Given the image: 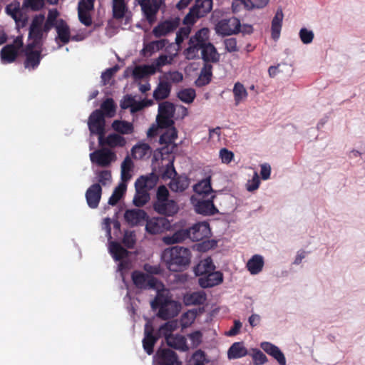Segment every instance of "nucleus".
I'll list each match as a JSON object with an SVG mask.
<instances>
[{
	"mask_svg": "<svg viewBox=\"0 0 365 365\" xmlns=\"http://www.w3.org/2000/svg\"><path fill=\"white\" fill-rule=\"evenodd\" d=\"M171 222L165 217H156L146 219L145 230L150 235L161 234L170 230Z\"/></svg>",
	"mask_w": 365,
	"mask_h": 365,
	"instance_id": "nucleus-9",
	"label": "nucleus"
},
{
	"mask_svg": "<svg viewBox=\"0 0 365 365\" xmlns=\"http://www.w3.org/2000/svg\"><path fill=\"white\" fill-rule=\"evenodd\" d=\"M19 52L14 44H7L4 46L0 52V57L2 63H11L16 61Z\"/></svg>",
	"mask_w": 365,
	"mask_h": 365,
	"instance_id": "nucleus-29",
	"label": "nucleus"
},
{
	"mask_svg": "<svg viewBox=\"0 0 365 365\" xmlns=\"http://www.w3.org/2000/svg\"><path fill=\"white\" fill-rule=\"evenodd\" d=\"M260 184V180L257 173H255V175L251 180L248 182L247 184V190L250 192H252L257 190Z\"/></svg>",
	"mask_w": 365,
	"mask_h": 365,
	"instance_id": "nucleus-64",
	"label": "nucleus"
},
{
	"mask_svg": "<svg viewBox=\"0 0 365 365\" xmlns=\"http://www.w3.org/2000/svg\"><path fill=\"white\" fill-rule=\"evenodd\" d=\"M98 180L99 184L102 185H106L108 182H110L112 179L111 172L108 170H101L98 173Z\"/></svg>",
	"mask_w": 365,
	"mask_h": 365,
	"instance_id": "nucleus-59",
	"label": "nucleus"
},
{
	"mask_svg": "<svg viewBox=\"0 0 365 365\" xmlns=\"http://www.w3.org/2000/svg\"><path fill=\"white\" fill-rule=\"evenodd\" d=\"M113 17L120 20L123 19L128 11V6L125 0H112Z\"/></svg>",
	"mask_w": 365,
	"mask_h": 365,
	"instance_id": "nucleus-38",
	"label": "nucleus"
},
{
	"mask_svg": "<svg viewBox=\"0 0 365 365\" xmlns=\"http://www.w3.org/2000/svg\"><path fill=\"white\" fill-rule=\"evenodd\" d=\"M111 127L115 131L123 135L131 134L134 130L133 125L125 120H115Z\"/></svg>",
	"mask_w": 365,
	"mask_h": 365,
	"instance_id": "nucleus-41",
	"label": "nucleus"
},
{
	"mask_svg": "<svg viewBox=\"0 0 365 365\" xmlns=\"http://www.w3.org/2000/svg\"><path fill=\"white\" fill-rule=\"evenodd\" d=\"M191 252L188 248L174 246L165 249L162 255V259L167 268L171 272H180L190 262Z\"/></svg>",
	"mask_w": 365,
	"mask_h": 365,
	"instance_id": "nucleus-3",
	"label": "nucleus"
},
{
	"mask_svg": "<svg viewBox=\"0 0 365 365\" xmlns=\"http://www.w3.org/2000/svg\"><path fill=\"white\" fill-rule=\"evenodd\" d=\"M90 159L92 163H96L101 167L110 165L111 162L115 160L116 155L115 153L108 148H101L90 154Z\"/></svg>",
	"mask_w": 365,
	"mask_h": 365,
	"instance_id": "nucleus-14",
	"label": "nucleus"
},
{
	"mask_svg": "<svg viewBox=\"0 0 365 365\" xmlns=\"http://www.w3.org/2000/svg\"><path fill=\"white\" fill-rule=\"evenodd\" d=\"M222 281V273L215 270L198 278L199 285L204 289L219 285Z\"/></svg>",
	"mask_w": 365,
	"mask_h": 365,
	"instance_id": "nucleus-21",
	"label": "nucleus"
},
{
	"mask_svg": "<svg viewBox=\"0 0 365 365\" xmlns=\"http://www.w3.org/2000/svg\"><path fill=\"white\" fill-rule=\"evenodd\" d=\"M232 92L235 106H238L241 102L244 101L248 96L246 88L240 82L235 83Z\"/></svg>",
	"mask_w": 365,
	"mask_h": 365,
	"instance_id": "nucleus-42",
	"label": "nucleus"
},
{
	"mask_svg": "<svg viewBox=\"0 0 365 365\" xmlns=\"http://www.w3.org/2000/svg\"><path fill=\"white\" fill-rule=\"evenodd\" d=\"M102 195V187L99 183L91 185L86 192V199L88 207L96 209L98 207Z\"/></svg>",
	"mask_w": 365,
	"mask_h": 365,
	"instance_id": "nucleus-20",
	"label": "nucleus"
},
{
	"mask_svg": "<svg viewBox=\"0 0 365 365\" xmlns=\"http://www.w3.org/2000/svg\"><path fill=\"white\" fill-rule=\"evenodd\" d=\"M131 278L134 285L138 289H156L158 291L160 287L163 286L157 278L140 271H133Z\"/></svg>",
	"mask_w": 365,
	"mask_h": 365,
	"instance_id": "nucleus-7",
	"label": "nucleus"
},
{
	"mask_svg": "<svg viewBox=\"0 0 365 365\" xmlns=\"http://www.w3.org/2000/svg\"><path fill=\"white\" fill-rule=\"evenodd\" d=\"M151 307L158 309L157 316L163 320L176 317L181 309V304L172 299L169 291L164 289L158 291L155 298L151 302Z\"/></svg>",
	"mask_w": 365,
	"mask_h": 365,
	"instance_id": "nucleus-2",
	"label": "nucleus"
},
{
	"mask_svg": "<svg viewBox=\"0 0 365 365\" xmlns=\"http://www.w3.org/2000/svg\"><path fill=\"white\" fill-rule=\"evenodd\" d=\"M173 117L170 116H160V115L158 114L156 118V121L158 123V126L160 128H170L171 127H174V120Z\"/></svg>",
	"mask_w": 365,
	"mask_h": 365,
	"instance_id": "nucleus-53",
	"label": "nucleus"
},
{
	"mask_svg": "<svg viewBox=\"0 0 365 365\" xmlns=\"http://www.w3.org/2000/svg\"><path fill=\"white\" fill-rule=\"evenodd\" d=\"M260 347L267 354L276 359L279 365H286L285 356L278 346L270 342L264 341L261 343Z\"/></svg>",
	"mask_w": 365,
	"mask_h": 365,
	"instance_id": "nucleus-24",
	"label": "nucleus"
},
{
	"mask_svg": "<svg viewBox=\"0 0 365 365\" xmlns=\"http://www.w3.org/2000/svg\"><path fill=\"white\" fill-rule=\"evenodd\" d=\"M179 26V19L166 20L156 26L153 33L157 38L166 36L168 34L175 31Z\"/></svg>",
	"mask_w": 365,
	"mask_h": 365,
	"instance_id": "nucleus-22",
	"label": "nucleus"
},
{
	"mask_svg": "<svg viewBox=\"0 0 365 365\" xmlns=\"http://www.w3.org/2000/svg\"><path fill=\"white\" fill-rule=\"evenodd\" d=\"M215 195H211L207 199L201 197L195 204V210L197 213L205 215L212 216L218 213V210L214 205Z\"/></svg>",
	"mask_w": 365,
	"mask_h": 365,
	"instance_id": "nucleus-16",
	"label": "nucleus"
},
{
	"mask_svg": "<svg viewBox=\"0 0 365 365\" xmlns=\"http://www.w3.org/2000/svg\"><path fill=\"white\" fill-rule=\"evenodd\" d=\"M199 14L192 7L190 9L189 13L185 16L183 19V24L187 26L193 25L196 20L199 18H201L200 16H198Z\"/></svg>",
	"mask_w": 365,
	"mask_h": 365,
	"instance_id": "nucleus-56",
	"label": "nucleus"
},
{
	"mask_svg": "<svg viewBox=\"0 0 365 365\" xmlns=\"http://www.w3.org/2000/svg\"><path fill=\"white\" fill-rule=\"evenodd\" d=\"M101 146L107 145L110 148L124 147L126 144V140L124 137L117 133H111L108 136L105 135L102 138L101 141H98Z\"/></svg>",
	"mask_w": 365,
	"mask_h": 365,
	"instance_id": "nucleus-27",
	"label": "nucleus"
},
{
	"mask_svg": "<svg viewBox=\"0 0 365 365\" xmlns=\"http://www.w3.org/2000/svg\"><path fill=\"white\" fill-rule=\"evenodd\" d=\"M93 9H86L85 7L78 6V15L80 22L86 26L92 25V17L90 14Z\"/></svg>",
	"mask_w": 365,
	"mask_h": 365,
	"instance_id": "nucleus-47",
	"label": "nucleus"
},
{
	"mask_svg": "<svg viewBox=\"0 0 365 365\" xmlns=\"http://www.w3.org/2000/svg\"><path fill=\"white\" fill-rule=\"evenodd\" d=\"M160 338V334L158 333L154 334L153 327L146 324L144 330V338L142 342L143 347L148 355L153 354L155 344Z\"/></svg>",
	"mask_w": 365,
	"mask_h": 365,
	"instance_id": "nucleus-18",
	"label": "nucleus"
},
{
	"mask_svg": "<svg viewBox=\"0 0 365 365\" xmlns=\"http://www.w3.org/2000/svg\"><path fill=\"white\" fill-rule=\"evenodd\" d=\"M178 328V322L175 320L168 321L165 324H162L158 331V334H160V337L163 336L165 339L167 337L172 336V332Z\"/></svg>",
	"mask_w": 365,
	"mask_h": 365,
	"instance_id": "nucleus-46",
	"label": "nucleus"
},
{
	"mask_svg": "<svg viewBox=\"0 0 365 365\" xmlns=\"http://www.w3.org/2000/svg\"><path fill=\"white\" fill-rule=\"evenodd\" d=\"M165 77L166 78V81L170 80L173 83H179L182 81L183 79L182 74L177 71L168 72Z\"/></svg>",
	"mask_w": 365,
	"mask_h": 365,
	"instance_id": "nucleus-63",
	"label": "nucleus"
},
{
	"mask_svg": "<svg viewBox=\"0 0 365 365\" xmlns=\"http://www.w3.org/2000/svg\"><path fill=\"white\" fill-rule=\"evenodd\" d=\"M126 190V185L121 183L115 188L111 196L109 197L108 204L115 205L122 198Z\"/></svg>",
	"mask_w": 365,
	"mask_h": 365,
	"instance_id": "nucleus-48",
	"label": "nucleus"
},
{
	"mask_svg": "<svg viewBox=\"0 0 365 365\" xmlns=\"http://www.w3.org/2000/svg\"><path fill=\"white\" fill-rule=\"evenodd\" d=\"M252 356L255 365H262L268 361L266 355L257 349H253Z\"/></svg>",
	"mask_w": 365,
	"mask_h": 365,
	"instance_id": "nucleus-55",
	"label": "nucleus"
},
{
	"mask_svg": "<svg viewBox=\"0 0 365 365\" xmlns=\"http://www.w3.org/2000/svg\"><path fill=\"white\" fill-rule=\"evenodd\" d=\"M55 28L57 38L63 44L68 43L71 40V32L67 23L63 19H58V23Z\"/></svg>",
	"mask_w": 365,
	"mask_h": 365,
	"instance_id": "nucleus-31",
	"label": "nucleus"
},
{
	"mask_svg": "<svg viewBox=\"0 0 365 365\" xmlns=\"http://www.w3.org/2000/svg\"><path fill=\"white\" fill-rule=\"evenodd\" d=\"M36 48H40L41 47L34 46L33 44H27L24 49L26 57L24 65L26 68L29 70L36 69L42 59L41 51L34 50Z\"/></svg>",
	"mask_w": 365,
	"mask_h": 365,
	"instance_id": "nucleus-12",
	"label": "nucleus"
},
{
	"mask_svg": "<svg viewBox=\"0 0 365 365\" xmlns=\"http://www.w3.org/2000/svg\"><path fill=\"white\" fill-rule=\"evenodd\" d=\"M100 110L104 113V117L112 118L116 112V106L113 98H106L101 105Z\"/></svg>",
	"mask_w": 365,
	"mask_h": 365,
	"instance_id": "nucleus-45",
	"label": "nucleus"
},
{
	"mask_svg": "<svg viewBox=\"0 0 365 365\" xmlns=\"http://www.w3.org/2000/svg\"><path fill=\"white\" fill-rule=\"evenodd\" d=\"M150 147L148 144L142 143L135 145L132 148V155L134 158H142L145 156L150 151Z\"/></svg>",
	"mask_w": 365,
	"mask_h": 365,
	"instance_id": "nucleus-49",
	"label": "nucleus"
},
{
	"mask_svg": "<svg viewBox=\"0 0 365 365\" xmlns=\"http://www.w3.org/2000/svg\"><path fill=\"white\" fill-rule=\"evenodd\" d=\"M264 259L261 255H255L247 263V267L250 274H257L263 269Z\"/></svg>",
	"mask_w": 365,
	"mask_h": 365,
	"instance_id": "nucleus-35",
	"label": "nucleus"
},
{
	"mask_svg": "<svg viewBox=\"0 0 365 365\" xmlns=\"http://www.w3.org/2000/svg\"><path fill=\"white\" fill-rule=\"evenodd\" d=\"M140 6L145 19L153 24L156 20L157 14L160 7V0H135Z\"/></svg>",
	"mask_w": 365,
	"mask_h": 365,
	"instance_id": "nucleus-11",
	"label": "nucleus"
},
{
	"mask_svg": "<svg viewBox=\"0 0 365 365\" xmlns=\"http://www.w3.org/2000/svg\"><path fill=\"white\" fill-rule=\"evenodd\" d=\"M247 354V350L242 342H235L227 351L229 359H239Z\"/></svg>",
	"mask_w": 365,
	"mask_h": 365,
	"instance_id": "nucleus-40",
	"label": "nucleus"
},
{
	"mask_svg": "<svg viewBox=\"0 0 365 365\" xmlns=\"http://www.w3.org/2000/svg\"><path fill=\"white\" fill-rule=\"evenodd\" d=\"M190 182V180L186 175L178 174L172 178L168 186L173 192H182L188 188Z\"/></svg>",
	"mask_w": 365,
	"mask_h": 365,
	"instance_id": "nucleus-23",
	"label": "nucleus"
},
{
	"mask_svg": "<svg viewBox=\"0 0 365 365\" xmlns=\"http://www.w3.org/2000/svg\"><path fill=\"white\" fill-rule=\"evenodd\" d=\"M193 190L202 198L208 197L210 195H213V193L215 192L211 185L210 177H207L199 181L193 186Z\"/></svg>",
	"mask_w": 365,
	"mask_h": 365,
	"instance_id": "nucleus-26",
	"label": "nucleus"
},
{
	"mask_svg": "<svg viewBox=\"0 0 365 365\" xmlns=\"http://www.w3.org/2000/svg\"><path fill=\"white\" fill-rule=\"evenodd\" d=\"M88 127L91 135H98V141H101L106 134V119L102 110H95L91 113L88 119Z\"/></svg>",
	"mask_w": 365,
	"mask_h": 365,
	"instance_id": "nucleus-6",
	"label": "nucleus"
},
{
	"mask_svg": "<svg viewBox=\"0 0 365 365\" xmlns=\"http://www.w3.org/2000/svg\"><path fill=\"white\" fill-rule=\"evenodd\" d=\"M196 96L195 91L192 88H185L179 91L178 97L184 103H192Z\"/></svg>",
	"mask_w": 365,
	"mask_h": 365,
	"instance_id": "nucleus-51",
	"label": "nucleus"
},
{
	"mask_svg": "<svg viewBox=\"0 0 365 365\" xmlns=\"http://www.w3.org/2000/svg\"><path fill=\"white\" fill-rule=\"evenodd\" d=\"M125 221L132 226L140 224L142 221L146 220L148 215L143 210H128L124 214Z\"/></svg>",
	"mask_w": 365,
	"mask_h": 365,
	"instance_id": "nucleus-25",
	"label": "nucleus"
},
{
	"mask_svg": "<svg viewBox=\"0 0 365 365\" xmlns=\"http://www.w3.org/2000/svg\"><path fill=\"white\" fill-rule=\"evenodd\" d=\"M158 181V177L153 173L148 175H142L136 180L133 198V204L136 207H143L149 201V191L156 185Z\"/></svg>",
	"mask_w": 365,
	"mask_h": 365,
	"instance_id": "nucleus-4",
	"label": "nucleus"
},
{
	"mask_svg": "<svg viewBox=\"0 0 365 365\" xmlns=\"http://www.w3.org/2000/svg\"><path fill=\"white\" fill-rule=\"evenodd\" d=\"M123 243L128 249L133 248L135 244V235L133 232H125L123 238Z\"/></svg>",
	"mask_w": 365,
	"mask_h": 365,
	"instance_id": "nucleus-60",
	"label": "nucleus"
},
{
	"mask_svg": "<svg viewBox=\"0 0 365 365\" xmlns=\"http://www.w3.org/2000/svg\"><path fill=\"white\" fill-rule=\"evenodd\" d=\"M25 8H21L18 1H14L6 7V12L11 16L19 26L24 27L28 21V17L24 12Z\"/></svg>",
	"mask_w": 365,
	"mask_h": 365,
	"instance_id": "nucleus-15",
	"label": "nucleus"
},
{
	"mask_svg": "<svg viewBox=\"0 0 365 365\" xmlns=\"http://www.w3.org/2000/svg\"><path fill=\"white\" fill-rule=\"evenodd\" d=\"M175 111V108L174 105L172 103L168 101H165L159 105L158 107V114L160 116H174Z\"/></svg>",
	"mask_w": 365,
	"mask_h": 365,
	"instance_id": "nucleus-50",
	"label": "nucleus"
},
{
	"mask_svg": "<svg viewBox=\"0 0 365 365\" xmlns=\"http://www.w3.org/2000/svg\"><path fill=\"white\" fill-rule=\"evenodd\" d=\"M192 8L197 11L198 16L203 17L212 10V0H195Z\"/></svg>",
	"mask_w": 365,
	"mask_h": 365,
	"instance_id": "nucleus-43",
	"label": "nucleus"
},
{
	"mask_svg": "<svg viewBox=\"0 0 365 365\" xmlns=\"http://www.w3.org/2000/svg\"><path fill=\"white\" fill-rule=\"evenodd\" d=\"M209 29L202 28L191 36L188 41V47L183 51L186 59L194 60L200 57L203 64L217 63L220 62V55L215 46L210 42Z\"/></svg>",
	"mask_w": 365,
	"mask_h": 365,
	"instance_id": "nucleus-1",
	"label": "nucleus"
},
{
	"mask_svg": "<svg viewBox=\"0 0 365 365\" xmlns=\"http://www.w3.org/2000/svg\"><path fill=\"white\" fill-rule=\"evenodd\" d=\"M43 16H36L32 20L30 25L29 38L31 42L28 44H33L34 46L41 47L42 46Z\"/></svg>",
	"mask_w": 365,
	"mask_h": 365,
	"instance_id": "nucleus-13",
	"label": "nucleus"
},
{
	"mask_svg": "<svg viewBox=\"0 0 365 365\" xmlns=\"http://www.w3.org/2000/svg\"><path fill=\"white\" fill-rule=\"evenodd\" d=\"M178 138V130L175 127L166 128L165 131L160 135L159 139V143L160 145H165L166 146L163 148V150L165 153H172L173 149L176 147L174 141Z\"/></svg>",
	"mask_w": 365,
	"mask_h": 365,
	"instance_id": "nucleus-19",
	"label": "nucleus"
},
{
	"mask_svg": "<svg viewBox=\"0 0 365 365\" xmlns=\"http://www.w3.org/2000/svg\"><path fill=\"white\" fill-rule=\"evenodd\" d=\"M215 269V266L214 265L212 259L210 257H207L201 260L197 264L195 267V273L197 276L202 277L203 275L214 271Z\"/></svg>",
	"mask_w": 365,
	"mask_h": 365,
	"instance_id": "nucleus-34",
	"label": "nucleus"
},
{
	"mask_svg": "<svg viewBox=\"0 0 365 365\" xmlns=\"http://www.w3.org/2000/svg\"><path fill=\"white\" fill-rule=\"evenodd\" d=\"M299 37L303 43L308 44L313 41L314 33L306 28H302L299 31Z\"/></svg>",
	"mask_w": 365,
	"mask_h": 365,
	"instance_id": "nucleus-58",
	"label": "nucleus"
},
{
	"mask_svg": "<svg viewBox=\"0 0 365 365\" xmlns=\"http://www.w3.org/2000/svg\"><path fill=\"white\" fill-rule=\"evenodd\" d=\"M156 72V67L153 65L136 66L133 70V76L135 79H142L145 76L153 75Z\"/></svg>",
	"mask_w": 365,
	"mask_h": 365,
	"instance_id": "nucleus-36",
	"label": "nucleus"
},
{
	"mask_svg": "<svg viewBox=\"0 0 365 365\" xmlns=\"http://www.w3.org/2000/svg\"><path fill=\"white\" fill-rule=\"evenodd\" d=\"M284 18V14L282 9H278L276 11V14L272 21V37L274 40H277L279 38L281 29L282 26V21Z\"/></svg>",
	"mask_w": 365,
	"mask_h": 365,
	"instance_id": "nucleus-32",
	"label": "nucleus"
},
{
	"mask_svg": "<svg viewBox=\"0 0 365 365\" xmlns=\"http://www.w3.org/2000/svg\"><path fill=\"white\" fill-rule=\"evenodd\" d=\"M187 229L190 235V240L193 242L204 240L211 235L210 225L206 222H197Z\"/></svg>",
	"mask_w": 365,
	"mask_h": 365,
	"instance_id": "nucleus-17",
	"label": "nucleus"
},
{
	"mask_svg": "<svg viewBox=\"0 0 365 365\" xmlns=\"http://www.w3.org/2000/svg\"><path fill=\"white\" fill-rule=\"evenodd\" d=\"M43 6V0H25L23 4V7L30 8L33 11H38Z\"/></svg>",
	"mask_w": 365,
	"mask_h": 365,
	"instance_id": "nucleus-57",
	"label": "nucleus"
},
{
	"mask_svg": "<svg viewBox=\"0 0 365 365\" xmlns=\"http://www.w3.org/2000/svg\"><path fill=\"white\" fill-rule=\"evenodd\" d=\"M212 77V65L203 64L200 70V75L195 81V85L197 87H202L209 84Z\"/></svg>",
	"mask_w": 365,
	"mask_h": 365,
	"instance_id": "nucleus-30",
	"label": "nucleus"
},
{
	"mask_svg": "<svg viewBox=\"0 0 365 365\" xmlns=\"http://www.w3.org/2000/svg\"><path fill=\"white\" fill-rule=\"evenodd\" d=\"M166 343L167 344L173 347L175 349H178L180 351H187L188 347L187 346L186 339L182 335H172L170 337H167Z\"/></svg>",
	"mask_w": 365,
	"mask_h": 365,
	"instance_id": "nucleus-37",
	"label": "nucleus"
},
{
	"mask_svg": "<svg viewBox=\"0 0 365 365\" xmlns=\"http://www.w3.org/2000/svg\"><path fill=\"white\" fill-rule=\"evenodd\" d=\"M220 157L223 163L228 164L234 158V153L227 148H222L220 150Z\"/></svg>",
	"mask_w": 365,
	"mask_h": 365,
	"instance_id": "nucleus-61",
	"label": "nucleus"
},
{
	"mask_svg": "<svg viewBox=\"0 0 365 365\" xmlns=\"http://www.w3.org/2000/svg\"><path fill=\"white\" fill-rule=\"evenodd\" d=\"M188 229H180L175 231L172 235L163 237V241L166 245L181 243L187 239H190Z\"/></svg>",
	"mask_w": 365,
	"mask_h": 365,
	"instance_id": "nucleus-28",
	"label": "nucleus"
},
{
	"mask_svg": "<svg viewBox=\"0 0 365 365\" xmlns=\"http://www.w3.org/2000/svg\"><path fill=\"white\" fill-rule=\"evenodd\" d=\"M190 31L191 29L190 26L180 28L176 34L175 43L180 46L185 38L189 36Z\"/></svg>",
	"mask_w": 365,
	"mask_h": 365,
	"instance_id": "nucleus-54",
	"label": "nucleus"
},
{
	"mask_svg": "<svg viewBox=\"0 0 365 365\" xmlns=\"http://www.w3.org/2000/svg\"><path fill=\"white\" fill-rule=\"evenodd\" d=\"M171 91V84L168 81H160L153 92V97L155 100H163L167 98Z\"/></svg>",
	"mask_w": 365,
	"mask_h": 365,
	"instance_id": "nucleus-33",
	"label": "nucleus"
},
{
	"mask_svg": "<svg viewBox=\"0 0 365 365\" xmlns=\"http://www.w3.org/2000/svg\"><path fill=\"white\" fill-rule=\"evenodd\" d=\"M206 300V295L204 292H195L184 296V303L187 306L201 305Z\"/></svg>",
	"mask_w": 365,
	"mask_h": 365,
	"instance_id": "nucleus-39",
	"label": "nucleus"
},
{
	"mask_svg": "<svg viewBox=\"0 0 365 365\" xmlns=\"http://www.w3.org/2000/svg\"><path fill=\"white\" fill-rule=\"evenodd\" d=\"M241 27L240 21L235 17L224 18L216 24V31L222 36H230L240 33Z\"/></svg>",
	"mask_w": 365,
	"mask_h": 365,
	"instance_id": "nucleus-8",
	"label": "nucleus"
},
{
	"mask_svg": "<svg viewBox=\"0 0 365 365\" xmlns=\"http://www.w3.org/2000/svg\"><path fill=\"white\" fill-rule=\"evenodd\" d=\"M170 193L165 185H160L156 192V198L153 203V210L158 214L172 217L178 213V202L169 198Z\"/></svg>",
	"mask_w": 365,
	"mask_h": 365,
	"instance_id": "nucleus-5",
	"label": "nucleus"
},
{
	"mask_svg": "<svg viewBox=\"0 0 365 365\" xmlns=\"http://www.w3.org/2000/svg\"><path fill=\"white\" fill-rule=\"evenodd\" d=\"M224 44L225 46V49L228 52H235L238 51L237 40L235 38H226L224 41Z\"/></svg>",
	"mask_w": 365,
	"mask_h": 365,
	"instance_id": "nucleus-62",
	"label": "nucleus"
},
{
	"mask_svg": "<svg viewBox=\"0 0 365 365\" xmlns=\"http://www.w3.org/2000/svg\"><path fill=\"white\" fill-rule=\"evenodd\" d=\"M110 252L115 261H120L126 257L128 255L127 250L115 242H111Z\"/></svg>",
	"mask_w": 365,
	"mask_h": 365,
	"instance_id": "nucleus-44",
	"label": "nucleus"
},
{
	"mask_svg": "<svg viewBox=\"0 0 365 365\" xmlns=\"http://www.w3.org/2000/svg\"><path fill=\"white\" fill-rule=\"evenodd\" d=\"M269 0H245L244 5L248 10L262 9L265 7Z\"/></svg>",
	"mask_w": 365,
	"mask_h": 365,
	"instance_id": "nucleus-52",
	"label": "nucleus"
},
{
	"mask_svg": "<svg viewBox=\"0 0 365 365\" xmlns=\"http://www.w3.org/2000/svg\"><path fill=\"white\" fill-rule=\"evenodd\" d=\"M153 360L158 365H182L178 354L167 348H159L153 356Z\"/></svg>",
	"mask_w": 365,
	"mask_h": 365,
	"instance_id": "nucleus-10",
	"label": "nucleus"
}]
</instances>
